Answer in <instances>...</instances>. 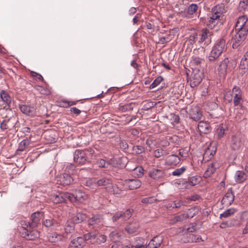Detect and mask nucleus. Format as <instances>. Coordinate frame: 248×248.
Wrapping results in <instances>:
<instances>
[{"label":"nucleus","instance_id":"f8f14e48","mask_svg":"<svg viewBox=\"0 0 248 248\" xmlns=\"http://www.w3.org/2000/svg\"><path fill=\"white\" fill-rule=\"evenodd\" d=\"M234 199V193L232 188L229 189L227 193L223 196L221 203L222 205L226 206H230L233 202Z\"/></svg>","mask_w":248,"mask_h":248},{"label":"nucleus","instance_id":"20e7f679","mask_svg":"<svg viewBox=\"0 0 248 248\" xmlns=\"http://www.w3.org/2000/svg\"><path fill=\"white\" fill-rule=\"evenodd\" d=\"M104 218L101 214L93 215L87 221L88 225L90 227L92 226L95 230L101 228L104 226Z\"/></svg>","mask_w":248,"mask_h":248},{"label":"nucleus","instance_id":"4468645a","mask_svg":"<svg viewBox=\"0 0 248 248\" xmlns=\"http://www.w3.org/2000/svg\"><path fill=\"white\" fill-rule=\"evenodd\" d=\"M248 21V18L246 16H240L236 22L235 30H244V28L247 29L248 31V25H246Z\"/></svg>","mask_w":248,"mask_h":248},{"label":"nucleus","instance_id":"5701e85b","mask_svg":"<svg viewBox=\"0 0 248 248\" xmlns=\"http://www.w3.org/2000/svg\"><path fill=\"white\" fill-rule=\"evenodd\" d=\"M139 228V222L136 220H134L126 226L125 230L129 234H133L138 232Z\"/></svg>","mask_w":248,"mask_h":248},{"label":"nucleus","instance_id":"9b49d317","mask_svg":"<svg viewBox=\"0 0 248 248\" xmlns=\"http://www.w3.org/2000/svg\"><path fill=\"white\" fill-rule=\"evenodd\" d=\"M148 176L155 180H158L166 176L164 171L161 169L153 168L148 171Z\"/></svg>","mask_w":248,"mask_h":248},{"label":"nucleus","instance_id":"c85d7f7f","mask_svg":"<svg viewBox=\"0 0 248 248\" xmlns=\"http://www.w3.org/2000/svg\"><path fill=\"white\" fill-rule=\"evenodd\" d=\"M47 238L48 241L51 243H56L63 240V236L56 232L48 233Z\"/></svg>","mask_w":248,"mask_h":248},{"label":"nucleus","instance_id":"1a4fd4ad","mask_svg":"<svg viewBox=\"0 0 248 248\" xmlns=\"http://www.w3.org/2000/svg\"><path fill=\"white\" fill-rule=\"evenodd\" d=\"M202 79V73L199 70L193 71L190 79V85L192 88L198 86Z\"/></svg>","mask_w":248,"mask_h":248},{"label":"nucleus","instance_id":"4d7b16f0","mask_svg":"<svg viewBox=\"0 0 248 248\" xmlns=\"http://www.w3.org/2000/svg\"><path fill=\"white\" fill-rule=\"evenodd\" d=\"M95 239V242L97 244H101V243H104L106 241L107 236L104 234H100L98 236L97 235Z\"/></svg>","mask_w":248,"mask_h":248},{"label":"nucleus","instance_id":"7c9ffc66","mask_svg":"<svg viewBox=\"0 0 248 248\" xmlns=\"http://www.w3.org/2000/svg\"><path fill=\"white\" fill-rule=\"evenodd\" d=\"M248 174L243 171L237 170L235 173V180L237 183L244 182L247 178Z\"/></svg>","mask_w":248,"mask_h":248},{"label":"nucleus","instance_id":"2eb2a0df","mask_svg":"<svg viewBox=\"0 0 248 248\" xmlns=\"http://www.w3.org/2000/svg\"><path fill=\"white\" fill-rule=\"evenodd\" d=\"M124 185L128 189L133 190L139 188L141 185V182L137 179H127L125 181Z\"/></svg>","mask_w":248,"mask_h":248},{"label":"nucleus","instance_id":"680f3d73","mask_svg":"<svg viewBox=\"0 0 248 248\" xmlns=\"http://www.w3.org/2000/svg\"><path fill=\"white\" fill-rule=\"evenodd\" d=\"M75 169L76 166H75V165L73 164H70L67 165L65 169V172H66V173L67 172V173L70 174L71 175V174H72L74 173Z\"/></svg>","mask_w":248,"mask_h":248},{"label":"nucleus","instance_id":"ddd939ff","mask_svg":"<svg viewBox=\"0 0 248 248\" xmlns=\"http://www.w3.org/2000/svg\"><path fill=\"white\" fill-rule=\"evenodd\" d=\"M231 63L228 58H225L220 63L218 69V72L223 76H225L227 73V70H231Z\"/></svg>","mask_w":248,"mask_h":248},{"label":"nucleus","instance_id":"6ab92c4d","mask_svg":"<svg viewBox=\"0 0 248 248\" xmlns=\"http://www.w3.org/2000/svg\"><path fill=\"white\" fill-rule=\"evenodd\" d=\"M190 118L195 121H199L202 117V114L199 107L192 106L189 110Z\"/></svg>","mask_w":248,"mask_h":248},{"label":"nucleus","instance_id":"423d86ee","mask_svg":"<svg viewBox=\"0 0 248 248\" xmlns=\"http://www.w3.org/2000/svg\"><path fill=\"white\" fill-rule=\"evenodd\" d=\"M212 16L210 17L209 20V26L210 27H212V25L214 26L217 23V21L222 15L221 7L219 5L214 6L212 9Z\"/></svg>","mask_w":248,"mask_h":248},{"label":"nucleus","instance_id":"b1692460","mask_svg":"<svg viewBox=\"0 0 248 248\" xmlns=\"http://www.w3.org/2000/svg\"><path fill=\"white\" fill-rule=\"evenodd\" d=\"M122 231L115 230L110 233L109 237L110 241L114 243L120 242L122 239Z\"/></svg>","mask_w":248,"mask_h":248},{"label":"nucleus","instance_id":"5fc2aeb1","mask_svg":"<svg viewBox=\"0 0 248 248\" xmlns=\"http://www.w3.org/2000/svg\"><path fill=\"white\" fill-rule=\"evenodd\" d=\"M167 155V152L162 149H157L154 151V155L156 158H160Z\"/></svg>","mask_w":248,"mask_h":248},{"label":"nucleus","instance_id":"8fccbe9b","mask_svg":"<svg viewBox=\"0 0 248 248\" xmlns=\"http://www.w3.org/2000/svg\"><path fill=\"white\" fill-rule=\"evenodd\" d=\"M226 129L227 127L225 125L221 124L219 126L217 129V137L218 139H221L224 136Z\"/></svg>","mask_w":248,"mask_h":248},{"label":"nucleus","instance_id":"603ef678","mask_svg":"<svg viewBox=\"0 0 248 248\" xmlns=\"http://www.w3.org/2000/svg\"><path fill=\"white\" fill-rule=\"evenodd\" d=\"M163 80V78L161 76L157 77L153 83L150 85L149 88L150 89H154L159 85L161 82Z\"/></svg>","mask_w":248,"mask_h":248},{"label":"nucleus","instance_id":"0e129e2a","mask_svg":"<svg viewBox=\"0 0 248 248\" xmlns=\"http://www.w3.org/2000/svg\"><path fill=\"white\" fill-rule=\"evenodd\" d=\"M97 164L100 168H108L109 164L103 159H99L97 161Z\"/></svg>","mask_w":248,"mask_h":248},{"label":"nucleus","instance_id":"6e6552de","mask_svg":"<svg viewBox=\"0 0 248 248\" xmlns=\"http://www.w3.org/2000/svg\"><path fill=\"white\" fill-rule=\"evenodd\" d=\"M232 101L234 107L240 106L242 102V93L241 89L234 86L232 89Z\"/></svg>","mask_w":248,"mask_h":248},{"label":"nucleus","instance_id":"774afa93","mask_svg":"<svg viewBox=\"0 0 248 248\" xmlns=\"http://www.w3.org/2000/svg\"><path fill=\"white\" fill-rule=\"evenodd\" d=\"M216 153L215 150L211 151L209 148H208L207 150L205 151L204 154H203V158L205 159L206 157H209V155L211 156L210 158L212 157Z\"/></svg>","mask_w":248,"mask_h":248},{"label":"nucleus","instance_id":"3c124183","mask_svg":"<svg viewBox=\"0 0 248 248\" xmlns=\"http://www.w3.org/2000/svg\"><path fill=\"white\" fill-rule=\"evenodd\" d=\"M170 207L172 208H180L181 206L184 205V202L181 200H176L173 202H171L169 203Z\"/></svg>","mask_w":248,"mask_h":248},{"label":"nucleus","instance_id":"de8ad7c7","mask_svg":"<svg viewBox=\"0 0 248 248\" xmlns=\"http://www.w3.org/2000/svg\"><path fill=\"white\" fill-rule=\"evenodd\" d=\"M133 154L140 155L145 152V148L141 145H135L132 147Z\"/></svg>","mask_w":248,"mask_h":248},{"label":"nucleus","instance_id":"e433bc0d","mask_svg":"<svg viewBox=\"0 0 248 248\" xmlns=\"http://www.w3.org/2000/svg\"><path fill=\"white\" fill-rule=\"evenodd\" d=\"M200 182V177L195 176H192L189 178L188 181L187 182H186V186L185 187L186 188L188 187L189 186H194L196 185L197 184H199Z\"/></svg>","mask_w":248,"mask_h":248},{"label":"nucleus","instance_id":"f3484780","mask_svg":"<svg viewBox=\"0 0 248 248\" xmlns=\"http://www.w3.org/2000/svg\"><path fill=\"white\" fill-rule=\"evenodd\" d=\"M85 244L82 237H78L72 240L69 243L68 248H83Z\"/></svg>","mask_w":248,"mask_h":248},{"label":"nucleus","instance_id":"f03ea898","mask_svg":"<svg viewBox=\"0 0 248 248\" xmlns=\"http://www.w3.org/2000/svg\"><path fill=\"white\" fill-rule=\"evenodd\" d=\"M94 151L91 148L83 150L77 149L75 151L74 160L79 165H83L88 161V156L93 155Z\"/></svg>","mask_w":248,"mask_h":248},{"label":"nucleus","instance_id":"bf43d9fd","mask_svg":"<svg viewBox=\"0 0 248 248\" xmlns=\"http://www.w3.org/2000/svg\"><path fill=\"white\" fill-rule=\"evenodd\" d=\"M135 173L137 174L138 177H142L144 174V170L142 167H139L135 168L134 170Z\"/></svg>","mask_w":248,"mask_h":248},{"label":"nucleus","instance_id":"7ed1b4c3","mask_svg":"<svg viewBox=\"0 0 248 248\" xmlns=\"http://www.w3.org/2000/svg\"><path fill=\"white\" fill-rule=\"evenodd\" d=\"M235 34L232 37V47L237 48L246 38L248 31L244 28V30H235Z\"/></svg>","mask_w":248,"mask_h":248},{"label":"nucleus","instance_id":"ea45409f","mask_svg":"<svg viewBox=\"0 0 248 248\" xmlns=\"http://www.w3.org/2000/svg\"><path fill=\"white\" fill-rule=\"evenodd\" d=\"M34 89L38 91L41 94L48 95L51 94V91L46 87H44L40 85H35Z\"/></svg>","mask_w":248,"mask_h":248},{"label":"nucleus","instance_id":"f257e3e1","mask_svg":"<svg viewBox=\"0 0 248 248\" xmlns=\"http://www.w3.org/2000/svg\"><path fill=\"white\" fill-rule=\"evenodd\" d=\"M23 231L21 233V236L27 240H34L39 237V232L35 227L30 225V222L23 221L21 223Z\"/></svg>","mask_w":248,"mask_h":248},{"label":"nucleus","instance_id":"2f4dec72","mask_svg":"<svg viewBox=\"0 0 248 248\" xmlns=\"http://www.w3.org/2000/svg\"><path fill=\"white\" fill-rule=\"evenodd\" d=\"M241 146L240 138L237 136H232V138L231 148L233 150H238Z\"/></svg>","mask_w":248,"mask_h":248},{"label":"nucleus","instance_id":"79ce46f5","mask_svg":"<svg viewBox=\"0 0 248 248\" xmlns=\"http://www.w3.org/2000/svg\"><path fill=\"white\" fill-rule=\"evenodd\" d=\"M132 212L130 209H127L124 212L122 211V216L120 217V221L124 222L132 216Z\"/></svg>","mask_w":248,"mask_h":248},{"label":"nucleus","instance_id":"09e8293b","mask_svg":"<svg viewBox=\"0 0 248 248\" xmlns=\"http://www.w3.org/2000/svg\"><path fill=\"white\" fill-rule=\"evenodd\" d=\"M97 236L96 232H91L85 234L82 237V239H84V243H85L86 241L94 239Z\"/></svg>","mask_w":248,"mask_h":248},{"label":"nucleus","instance_id":"0eeeda50","mask_svg":"<svg viewBox=\"0 0 248 248\" xmlns=\"http://www.w3.org/2000/svg\"><path fill=\"white\" fill-rule=\"evenodd\" d=\"M213 34L207 29H203L199 34H198L199 40L198 43L199 44L204 42L206 46L210 44L211 42V38Z\"/></svg>","mask_w":248,"mask_h":248},{"label":"nucleus","instance_id":"cd10ccee","mask_svg":"<svg viewBox=\"0 0 248 248\" xmlns=\"http://www.w3.org/2000/svg\"><path fill=\"white\" fill-rule=\"evenodd\" d=\"M162 242V239L159 236L153 237L148 244V248H157Z\"/></svg>","mask_w":248,"mask_h":248},{"label":"nucleus","instance_id":"58836bf2","mask_svg":"<svg viewBox=\"0 0 248 248\" xmlns=\"http://www.w3.org/2000/svg\"><path fill=\"white\" fill-rule=\"evenodd\" d=\"M134 106V104L133 103H130L125 104L121 103L119 104L118 109L120 111L125 112L126 111L132 110Z\"/></svg>","mask_w":248,"mask_h":248},{"label":"nucleus","instance_id":"72a5a7b5","mask_svg":"<svg viewBox=\"0 0 248 248\" xmlns=\"http://www.w3.org/2000/svg\"><path fill=\"white\" fill-rule=\"evenodd\" d=\"M226 45L225 40L223 38H220L216 41L214 46L219 50H221V52H223L226 49Z\"/></svg>","mask_w":248,"mask_h":248},{"label":"nucleus","instance_id":"338daca9","mask_svg":"<svg viewBox=\"0 0 248 248\" xmlns=\"http://www.w3.org/2000/svg\"><path fill=\"white\" fill-rule=\"evenodd\" d=\"M203 61V60L202 59L199 57L193 56L192 63V64H194L196 66H200Z\"/></svg>","mask_w":248,"mask_h":248},{"label":"nucleus","instance_id":"052dcab7","mask_svg":"<svg viewBox=\"0 0 248 248\" xmlns=\"http://www.w3.org/2000/svg\"><path fill=\"white\" fill-rule=\"evenodd\" d=\"M109 192L113 194H120L122 190L120 189L116 185L112 186L108 190Z\"/></svg>","mask_w":248,"mask_h":248},{"label":"nucleus","instance_id":"473e14b6","mask_svg":"<svg viewBox=\"0 0 248 248\" xmlns=\"http://www.w3.org/2000/svg\"><path fill=\"white\" fill-rule=\"evenodd\" d=\"M240 68L245 72L248 69V50L244 55L240 62Z\"/></svg>","mask_w":248,"mask_h":248},{"label":"nucleus","instance_id":"864d4df0","mask_svg":"<svg viewBox=\"0 0 248 248\" xmlns=\"http://www.w3.org/2000/svg\"><path fill=\"white\" fill-rule=\"evenodd\" d=\"M29 143L28 140H23L20 142L18 150L20 151H24L28 147Z\"/></svg>","mask_w":248,"mask_h":248},{"label":"nucleus","instance_id":"a211bd4d","mask_svg":"<svg viewBox=\"0 0 248 248\" xmlns=\"http://www.w3.org/2000/svg\"><path fill=\"white\" fill-rule=\"evenodd\" d=\"M222 53L221 50H219L213 46L211 52L209 54L208 57V61L211 62L217 61L219 56L221 55Z\"/></svg>","mask_w":248,"mask_h":248},{"label":"nucleus","instance_id":"4be33fe9","mask_svg":"<svg viewBox=\"0 0 248 248\" xmlns=\"http://www.w3.org/2000/svg\"><path fill=\"white\" fill-rule=\"evenodd\" d=\"M198 7L197 4L192 3L188 6L187 10L185 9L184 11H182L180 14L183 17H187L189 15H193L198 10Z\"/></svg>","mask_w":248,"mask_h":248},{"label":"nucleus","instance_id":"e2e57ef3","mask_svg":"<svg viewBox=\"0 0 248 248\" xmlns=\"http://www.w3.org/2000/svg\"><path fill=\"white\" fill-rule=\"evenodd\" d=\"M246 217V225L245 228L243 230V234L248 233V212H245L242 214V218L243 219Z\"/></svg>","mask_w":248,"mask_h":248},{"label":"nucleus","instance_id":"a18cd8bd","mask_svg":"<svg viewBox=\"0 0 248 248\" xmlns=\"http://www.w3.org/2000/svg\"><path fill=\"white\" fill-rule=\"evenodd\" d=\"M187 218V216H186V214L185 213H183L179 216L175 217L171 220V223H175L178 222H181L186 219Z\"/></svg>","mask_w":248,"mask_h":248},{"label":"nucleus","instance_id":"4c0bfd02","mask_svg":"<svg viewBox=\"0 0 248 248\" xmlns=\"http://www.w3.org/2000/svg\"><path fill=\"white\" fill-rule=\"evenodd\" d=\"M70 202H74L76 201L81 202V199H84L86 197V195L82 192L78 191L76 192L75 195L71 193Z\"/></svg>","mask_w":248,"mask_h":248},{"label":"nucleus","instance_id":"c756f323","mask_svg":"<svg viewBox=\"0 0 248 248\" xmlns=\"http://www.w3.org/2000/svg\"><path fill=\"white\" fill-rule=\"evenodd\" d=\"M97 186H104L105 187H109L112 185V181L110 178L102 177L99 180L96 181Z\"/></svg>","mask_w":248,"mask_h":248},{"label":"nucleus","instance_id":"69168bd1","mask_svg":"<svg viewBox=\"0 0 248 248\" xmlns=\"http://www.w3.org/2000/svg\"><path fill=\"white\" fill-rule=\"evenodd\" d=\"M157 201L156 199L153 197H147L142 199L141 202L143 203L151 204L156 202Z\"/></svg>","mask_w":248,"mask_h":248},{"label":"nucleus","instance_id":"a19ab883","mask_svg":"<svg viewBox=\"0 0 248 248\" xmlns=\"http://www.w3.org/2000/svg\"><path fill=\"white\" fill-rule=\"evenodd\" d=\"M11 119V118L5 119L0 122V128L2 131L10 129V122Z\"/></svg>","mask_w":248,"mask_h":248},{"label":"nucleus","instance_id":"dca6fc26","mask_svg":"<svg viewBox=\"0 0 248 248\" xmlns=\"http://www.w3.org/2000/svg\"><path fill=\"white\" fill-rule=\"evenodd\" d=\"M44 217V212L37 211L32 213L31 216V222L30 225L33 227H37L41 219Z\"/></svg>","mask_w":248,"mask_h":248},{"label":"nucleus","instance_id":"6e6d98bb","mask_svg":"<svg viewBox=\"0 0 248 248\" xmlns=\"http://www.w3.org/2000/svg\"><path fill=\"white\" fill-rule=\"evenodd\" d=\"M186 170V167L185 166L182 167L181 168H178L172 172V174L173 176H179L182 174Z\"/></svg>","mask_w":248,"mask_h":248},{"label":"nucleus","instance_id":"f704fd0d","mask_svg":"<svg viewBox=\"0 0 248 248\" xmlns=\"http://www.w3.org/2000/svg\"><path fill=\"white\" fill-rule=\"evenodd\" d=\"M0 97L5 104L9 106L11 103V97L6 91L2 90L0 93Z\"/></svg>","mask_w":248,"mask_h":248},{"label":"nucleus","instance_id":"37998d69","mask_svg":"<svg viewBox=\"0 0 248 248\" xmlns=\"http://www.w3.org/2000/svg\"><path fill=\"white\" fill-rule=\"evenodd\" d=\"M236 211V210L234 208H229L220 215V218H222L223 217L226 218L229 217L234 215Z\"/></svg>","mask_w":248,"mask_h":248},{"label":"nucleus","instance_id":"9d476101","mask_svg":"<svg viewBox=\"0 0 248 248\" xmlns=\"http://www.w3.org/2000/svg\"><path fill=\"white\" fill-rule=\"evenodd\" d=\"M74 181V179L70 174L65 172L56 177L57 184L63 186L70 185Z\"/></svg>","mask_w":248,"mask_h":248},{"label":"nucleus","instance_id":"49530a36","mask_svg":"<svg viewBox=\"0 0 248 248\" xmlns=\"http://www.w3.org/2000/svg\"><path fill=\"white\" fill-rule=\"evenodd\" d=\"M85 185L90 188H94L97 186L96 180L94 178H90L85 181Z\"/></svg>","mask_w":248,"mask_h":248},{"label":"nucleus","instance_id":"13d9d810","mask_svg":"<svg viewBox=\"0 0 248 248\" xmlns=\"http://www.w3.org/2000/svg\"><path fill=\"white\" fill-rule=\"evenodd\" d=\"M248 9V0H241L239 4V9L240 11L245 10Z\"/></svg>","mask_w":248,"mask_h":248},{"label":"nucleus","instance_id":"aec40b11","mask_svg":"<svg viewBox=\"0 0 248 248\" xmlns=\"http://www.w3.org/2000/svg\"><path fill=\"white\" fill-rule=\"evenodd\" d=\"M87 218V215L80 212L73 214L70 218L75 224H78L85 221Z\"/></svg>","mask_w":248,"mask_h":248},{"label":"nucleus","instance_id":"c9c22d12","mask_svg":"<svg viewBox=\"0 0 248 248\" xmlns=\"http://www.w3.org/2000/svg\"><path fill=\"white\" fill-rule=\"evenodd\" d=\"M75 224L71 220L69 219L67 220L65 225V231L67 233H72L75 232Z\"/></svg>","mask_w":248,"mask_h":248},{"label":"nucleus","instance_id":"c03bdc74","mask_svg":"<svg viewBox=\"0 0 248 248\" xmlns=\"http://www.w3.org/2000/svg\"><path fill=\"white\" fill-rule=\"evenodd\" d=\"M56 221L52 218L51 217H49L47 219H44L43 221V224L47 228L51 227L54 226L56 223Z\"/></svg>","mask_w":248,"mask_h":248},{"label":"nucleus","instance_id":"39448f33","mask_svg":"<svg viewBox=\"0 0 248 248\" xmlns=\"http://www.w3.org/2000/svg\"><path fill=\"white\" fill-rule=\"evenodd\" d=\"M71 193L68 192H60L53 194L51 196V200L55 204L66 202L67 200L70 201Z\"/></svg>","mask_w":248,"mask_h":248},{"label":"nucleus","instance_id":"a878e982","mask_svg":"<svg viewBox=\"0 0 248 248\" xmlns=\"http://www.w3.org/2000/svg\"><path fill=\"white\" fill-rule=\"evenodd\" d=\"M198 128L201 133L208 134L211 131L210 124L206 122L201 121L198 125Z\"/></svg>","mask_w":248,"mask_h":248},{"label":"nucleus","instance_id":"412c9836","mask_svg":"<svg viewBox=\"0 0 248 248\" xmlns=\"http://www.w3.org/2000/svg\"><path fill=\"white\" fill-rule=\"evenodd\" d=\"M219 164L217 162L211 163L204 172L203 177L205 178L210 177L214 173L217 169L219 168Z\"/></svg>","mask_w":248,"mask_h":248},{"label":"nucleus","instance_id":"bb28decb","mask_svg":"<svg viewBox=\"0 0 248 248\" xmlns=\"http://www.w3.org/2000/svg\"><path fill=\"white\" fill-rule=\"evenodd\" d=\"M165 160L166 164L174 166L178 164L181 161L180 157L176 155H171L168 156Z\"/></svg>","mask_w":248,"mask_h":248},{"label":"nucleus","instance_id":"393cba45","mask_svg":"<svg viewBox=\"0 0 248 248\" xmlns=\"http://www.w3.org/2000/svg\"><path fill=\"white\" fill-rule=\"evenodd\" d=\"M20 110L25 114L33 116L35 113V108L30 105H22L19 106Z\"/></svg>","mask_w":248,"mask_h":248}]
</instances>
